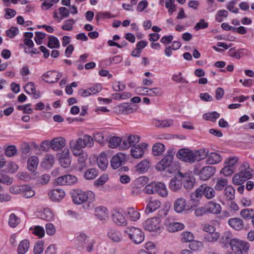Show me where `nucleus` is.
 I'll return each mask as SVG.
<instances>
[{
    "label": "nucleus",
    "instance_id": "nucleus-32",
    "mask_svg": "<svg viewBox=\"0 0 254 254\" xmlns=\"http://www.w3.org/2000/svg\"><path fill=\"white\" fill-rule=\"evenodd\" d=\"M95 215L101 221L106 220L108 218L107 209L105 207L100 206L96 208Z\"/></svg>",
    "mask_w": 254,
    "mask_h": 254
},
{
    "label": "nucleus",
    "instance_id": "nucleus-42",
    "mask_svg": "<svg viewBox=\"0 0 254 254\" xmlns=\"http://www.w3.org/2000/svg\"><path fill=\"white\" fill-rule=\"evenodd\" d=\"M181 236V240L183 243H190L194 238L193 234L189 231H184L182 232Z\"/></svg>",
    "mask_w": 254,
    "mask_h": 254
},
{
    "label": "nucleus",
    "instance_id": "nucleus-64",
    "mask_svg": "<svg viewBox=\"0 0 254 254\" xmlns=\"http://www.w3.org/2000/svg\"><path fill=\"white\" fill-rule=\"evenodd\" d=\"M88 238L87 235L84 233L80 232L76 237V241L79 244L84 245Z\"/></svg>",
    "mask_w": 254,
    "mask_h": 254
},
{
    "label": "nucleus",
    "instance_id": "nucleus-5",
    "mask_svg": "<svg viewBox=\"0 0 254 254\" xmlns=\"http://www.w3.org/2000/svg\"><path fill=\"white\" fill-rule=\"evenodd\" d=\"M202 195L207 199H211L215 196V191L213 188L203 184L197 188L195 192L191 194L190 198L193 200L195 198H201Z\"/></svg>",
    "mask_w": 254,
    "mask_h": 254
},
{
    "label": "nucleus",
    "instance_id": "nucleus-16",
    "mask_svg": "<svg viewBox=\"0 0 254 254\" xmlns=\"http://www.w3.org/2000/svg\"><path fill=\"white\" fill-rule=\"evenodd\" d=\"M48 195L52 201L58 202L64 197L65 192L62 189H56L50 190Z\"/></svg>",
    "mask_w": 254,
    "mask_h": 254
},
{
    "label": "nucleus",
    "instance_id": "nucleus-29",
    "mask_svg": "<svg viewBox=\"0 0 254 254\" xmlns=\"http://www.w3.org/2000/svg\"><path fill=\"white\" fill-rule=\"evenodd\" d=\"M235 190L234 188L229 185L226 186L224 191V196L226 200L231 201L234 199Z\"/></svg>",
    "mask_w": 254,
    "mask_h": 254
},
{
    "label": "nucleus",
    "instance_id": "nucleus-54",
    "mask_svg": "<svg viewBox=\"0 0 254 254\" xmlns=\"http://www.w3.org/2000/svg\"><path fill=\"white\" fill-rule=\"evenodd\" d=\"M75 23V21L73 19H69L64 21V23L62 28L64 30L71 31L73 29V25Z\"/></svg>",
    "mask_w": 254,
    "mask_h": 254
},
{
    "label": "nucleus",
    "instance_id": "nucleus-4",
    "mask_svg": "<svg viewBox=\"0 0 254 254\" xmlns=\"http://www.w3.org/2000/svg\"><path fill=\"white\" fill-rule=\"evenodd\" d=\"M195 175L198 176L200 180L207 181L211 178L216 172V168L212 166H205L201 168L200 164L196 165L193 170Z\"/></svg>",
    "mask_w": 254,
    "mask_h": 254
},
{
    "label": "nucleus",
    "instance_id": "nucleus-51",
    "mask_svg": "<svg viewBox=\"0 0 254 254\" xmlns=\"http://www.w3.org/2000/svg\"><path fill=\"white\" fill-rule=\"evenodd\" d=\"M238 2V0H232L229 1L227 4L226 7L230 11L234 13H238L239 9L235 6Z\"/></svg>",
    "mask_w": 254,
    "mask_h": 254
},
{
    "label": "nucleus",
    "instance_id": "nucleus-37",
    "mask_svg": "<svg viewBox=\"0 0 254 254\" xmlns=\"http://www.w3.org/2000/svg\"><path fill=\"white\" fill-rule=\"evenodd\" d=\"M241 217L245 220H250L254 217V209L245 208L242 209L240 213Z\"/></svg>",
    "mask_w": 254,
    "mask_h": 254
},
{
    "label": "nucleus",
    "instance_id": "nucleus-39",
    "mask_svg": "<svg viewBox=\"0 0 254 254\" xmlns=\"http://www.w3.org/2000/svg\"><path fill=\"white\" fill-rule=\"evenodd\" d=\"M220 237L218 232L210 233L205 234L203 238V241L209 243H213L217 241Z\"/></svg>",
    "mask_w": 254,
    "mask_h": 254
},
{
    "label": "nucleus",
    "instance_id": "nucleus-56",
    "mask_svg": "<svg viewBox=\"0 0 254 254\" xmlns=\"http://www.w3.org/2000/svg\"><path fill=\"white\" fill-rule=\"evenodd\" d=\"M44 250V243L41 241H38L34 247V254H41L43 253Z\"/></svg>",
    "mask_w": 254,
    "mask_h": 254
},
{
    "label": "nucleus",
    "instance_id": "nucleus-36",
    "mask_svg": "<svg viewBox=\"0 0 254 254\" xmlns=\"http://www.w3.org/2000/svg\"><path fill=\"white\" fill-rule=\"evenodd\" d=\"M228 180L227 179L220 178L216 179L214 188L217 191H221L228 186Z\"/></svg>",
    "mask_w": 254,
    "mask_h": 254
},
{
    "label": "nucleus",
    "instance_id": "nucleus-44",
    "mask_svg": "<svg viewBox=\"0 0 254 254\" xmlns=\"http://www.w3.org/2000/svg\"><path fill=\"white\" fill-rule=\"evenodd\" d=\"M220 116V114L216 112H209L204 114L203 115V118L207 121H210L212 122H215L217 119Z\"/></svg>",
    "mask_w": 254,
    "mask_h": 254
},
{
    "label": "nucleus",
    "instance_id": "nucleus-1",
    "mask_svg": "<svg viewBox=\"0 0 254 254\" xmlns=\"http://www.w3.org/2000/svg\"><path fill=\"white\" fill-rule=\"evenodd\" d=\"M143 191L148 194H157L162 197H166L168 194L166 186L161 182H151L144 188Z\"/></svg>",
    "mask_w": 254,
    "mask_h": 254
},
{
    "label": "nucleus",
    "instance_id": "nucleus-3",
    "mask_svg": "<svg viewBox=\"0 0 254 254\" xmlns=\"http://www.w3.org/2000/svg\"><path fill=\"white\" fill-rule=\"evenodd\" d=\"M72 198L75 204H80L86 201L90 204L95 199V194L91 191L77 190L73 192Z\"/></svg>",
    "mask_w": 254,
    "mask_h": 254
},
{
    "label": "nucleus",
    "instance_id": "nucleus-34",
    "mask_svg": "<svg viewBox=\"0 0 254 254\" xmlns=\"http://www.w3.org/2000/svg\"><path fill=\"white\" fill-rule=\"evenodd\" d=\"M165 145L160 142L155 143L152 147V152L155 156H160L165 151Z\"/></svg>",
    "mask_w": 254,
    "mask_h": 254
},
{
    "label": "nucleus",
    "instance_id": "nucleus-12",
    "mask_svg": "<svg viewBox=\"0 0 254 254\" xmlns=\"http://www.w3.org/2000/svg\"><path fill=\"white\" fill-rule=\"evenodd\" d=\"M112 217L113 222L118 226H126L127 225V221L120 210H114L112 212Z\"/></svg>",
    "mask_w": 254,
    "mask_h": 254
},
{
    "label": "nucleus",
    "instance_id": "nucleus-17",
    "mask_svg": "<svg viewBox=\"0 0 254 254\" xmlns=\"http://www.w3.org/2000/svg\"><path fill=\"white\" fill-rule=\"evenodd\" d=\"M222 159L221 155L218 152H212L208 153L206 163L208 165H214L219 163Z\"/></svg>",
    "mask_w": 254,
    "mask_h": 254
},
{
    "label": "nucleus",
    "instance_id": "nucleus-49",
    "mask_svg": "<svg viewBox=\"0 0 254 254\" xmlns=\"http://www.w3.org/2000/svg\"><path fill=\"white\" fill-rule=\"evenodd\" d=\"M175 0H166L165 7L168 9L170 15L173 14V12L176 10V6L175 5Z\"/></svg>",
    "mask_w": 254,
    "mask_h": 254
},
{
    "label": "nucleus",
    "instance_id": "nucleus-61",
    "mask_svg": "<svg viewBox=\"0 0 254 254\" xmlns=\"http://www.w3.org/2000/svg\"><path fill=\"white\" fill-rule=\"evenodd\" d=\"M246 180L241 177V175L240 173L234 175L232 179L233 183L236 185H241Z\"/></svg>",
    "mask_w": 254,
    "mask_h": 254
},
{
    "label": "nucleus",
    "instance_id": "nucleus-26",
    "mask_svg": "<svg viewBox=\"0 0 254 254\" xmlns=\"http://www.w3.org/2000/svg\"><path fill=\"white\" fill-rule=\"evenodd\" d=\"M39 163V159L37 156L30 157L27 161V169L31 172H34Z\"/></svg>",
    "mask_w": 254,
    "mask_h": 254
},
{
    "label": "nucleus",
    "instance_id": "nucleus-2",
    "mask_svg": "<svg viewBox=\"0 0 254 254\" xmlns=\"http://www.w3.org/2000/svg\"><path fill=\"white\" fill-rule=\"evenodd\" d=\"M175 153L174 149H169L165 156L156 164V169L159 171L166 170L169 173H174L176 170L173 168L172 164Z\"/></svg>",
    "mask_w": 254,
    "mask_h": 254
},
{
    "label": "nucleus",
    "instance_id": "nucleus-33",
    "mask_svg": "<svg viewBox=\"0 0 254 254\" xmlns=\"http://www.w3.org/2000/svg\"><path fill=\"white\" fill-rule=\"evenodd\" d=\"M245 51L246 49H240L236 50L234 48H231L228 51V55L232 58L239 59L245 55L244 51Z\"/></svg>",
    "mask_w": 254,
    "mask_h": 254
},
{
    "label": "nucleus",
    "instance_id": "nucleus-35",
    "mask_svg": "<svg viewBox=\"0 0 254 254\" xmlns=\"http://www.w3.org/2000/svg\"><path fill=\"white\" fill-rule=\"evenodd\" d=\"M182 186V183L177 178H173L171 179L169 183V188L174 191L179 190Z\"/></svg>",
    "mask_w": 254,
    "mask_h": 254
},
{
    "label": "nucleus",
    "instance_id": "nucleus-15",
    "mask_svg": "<svg viewBox=\"0 0 254 254\" xmlns=\"http://www.w3.org/2000/svg\"><path fill=\"white\" fill-rule=\"evenodd\" d=\"M228 223L231 228L236 231L243 230L245 226L243 220L238 217H234L229 219Z\"/></svg>",
    "mask_w": 254,
    "mask_h": 254
},
{
    "label": "nucleus",
    "instance_id": "nucleus-10",
    "mask_svg": "<svg viewBox=\"0 0 254 254\" xmlns=\"http://www.w3.org/2000/svg\"><path fill=\"white\" fill-rule=\"evenodd\" d=\"M62 75V73L56 71H48L43 74L42 79L47 83H54L57 82Z\"/></svg>",
    "mask_w": 254,
    "mask_h": 254
},
{
    "label": "nucleus",
    "instance_id": "nucleus-28",
    "mask_svg": "<svg viewBox=\"0 0 254 254\" xmlns=\"http://www.w3.org/2000/svg\"><path fill=\"white\" fill-rule=\"evenodd\" d=\"M126 214L127 218L132 221H137L139 219L140 216V213L134 207L127 208L126 211Z\"/></svg>",
    "mask_w": 254,
    "mask_h": 254
},
{
    "label": "nucleus",
    "instance_id": "nucleus-41",
    "mask_svg": "<svg viewBox=\"0 0 254 254\" xmlns=\"http://www.w3.org/2000/svg\"><path fill=\"white\" fill-rule=\"evenodd\" d=\"M20 222V219L14 213H11L8 218V224L11 228H15Z\"/></svg>",
    "mask_w": 254,
    "mask_h": 254
},
{
    "label": "nucleus",
    "instance_id": "nucleus-52",
    "mask_svg": "<svg viewBox=\"0 0 254 254\" xmlns=\"http://www.w3.org/2000/svg\"><path fill=\"white\" fill-rule=\"evenodd\" d=\"M149 166V162L147 160H143L136 165V168L138 171L144 172L147 170Z\"/></svg>",
    "mask_w": 254,
    "mask_h": 254
},
{
    "label": "nucleus",
    "instance_id": "nucleus-40",
    "mask_svg": "<svg viewBox=\"0 0 254 254\" xmlns=\"http://www.w3.org/2000/svg\"><path fill=\"white\" fill-rule=\"evenodd\" d=\"M21 194L26 198H30L35 195V191L28 185H22Z\"/></svg>",
    "mask_w": 254,
    "mask_h": 254
},
{
    "label": "nucleus",
    "instance_id": "nucleus-47",
    "mask_svg": "<svg viewBox=\"0 0 254 254\" xmlns=\"http://www.w3.org/2000/svg\"><path fill=\"white\" fill-rule=\"evenodd\" d=\"M13 182V179L3 172H0V183L10 185Z\"/></svg>",
    "mask_w": 254,
    "mask_h": 254
},
{
    "label": "nucleus",
    "instance_id": "nucleus-43",
    "mask_svg": "<svg viewBox=\"0 0 254 254\" xmlns=\"http://www.w3.org/2000/svg\"><path fill=\"white\" fill-rule=\"evenodd\" d=\"M122 142V138L120 137L113 136L109 141V146L111 148H115L118 147L120 149V144Z\"/></svg>",
    "mask_w": 254,
    "mask_h": 254
},
{
    "label": "nucleus",
    "instance_id": "nucleus-18",
    "mask_svg": "<svg viewBox=\"0 0 254 254\" xmlns=\"http://www.w3.org/2000/svg\"><path fill=\"white\" fill-rule=\"evenodd\" d=\"M108 237L114 242L119 243L122 241L121 233L116 229L111 228L107 232Z\"/></svg>",
    "mask_w": 254,
    "mask_h": 254
},
{
    "label": "nucleus",
    "instance_id": "nucleus-9",
    "mask_svg": "<svg viewBox=\"0 0 254 254\" xmlns=\"http://www.w3.org/2000/svg\"><path fill=\"white\" fill-rule=\"evenodd\" d=\"M143 226L144 229L148 231H157L160 228V220L157 217L148 219L144 222Z\"/></svg>",
    "mask_w": 254,
    "mask_h": 254
},
{
    "label": "nucleus",
    "instance_id": "nucleus-62",
    "mask_svg": "<svg viewBox=\"0 0 254 254\" xmlns=\"http://www.w3.org/2000/svg\"><path fill=\"white\" fill-rule=\"evenodd\" d=\"M208 26V23L205 22L204 19H201L196 24L194 28L195 30L198 31L200 29L206 28Z\"/></svg>",
    "mask_w": 254,
    "mask_h": 254
},
{
    "label": "nucleus",
    "instance_id": "nucleus-19",
    "mask_svg": "<svg viewBox=\"0 0 254 254\" xmlns=\"http://www.w3.org/2000/svg\"><path fill=\"white\" fill-rule=\"evenodd\" d=\"M119 112L123 114H129L136 110V106L131 104L123 103L117 106Z\"/></svg>",
    "mask_w": 254,
    "mask_h": 254
},
{
    "label": "nucleus",
    "instance_id": "nucleus-14",
    "mask_svg": "<svg viewBox=\"0 0 254 254\" xmlns=\"http://www.w3.org/2000/svg\"><path fill=\"white\" fill-rule=\"evenodd\" d=\"M253 170L250 168L249 164L247 162H244L240 167V173L241 177L243 178L246 181L251 179L252 177Z\"/></svg>",
    "mask_w": 254,
    "mask_h": 254
},
{
    "label": "nucleus",
    "instance_id": "nucleus-53",
    "mask_svg": "<svg viewBox=\"0 0 254 254\" xmlns=\"http://www.w3.org/2000/svg\"><path fill=\"white\" fill-rule=\"evenodd\" d=\"M32 231L33 234L38 236L39 238L43 237L45 235V230L44 228L40 226H36L33 229L30 228Z\"/></svg>",
    "mask_w": 254,
    "mask_h": 254
},
{
    "label": "nucleus",
    "instance_id": "nucleus-45",
    "mask_svg": "<svg viewBox=\"0 0 254 254\" xmlns=\"http://www.w3.org/2000/svg\"><path fill=\"white\" fill-rule=\"evenodd\" d=\"M189 248L194 251H199L203 248V243L198 241L192 240L189 244Z\"/></svg>",
    "mask_w": 254,
    "mask_h": 254
},
{
    "label": "nucleus",
    "instance_id": "nucleus-22",
    "mask_svg": "<svg viewBox=\"0 0 254 254\" xmlns=\"http://www.w3.org/2000/svg\"><path fill=\"white\" fill-rule=\"evenodd\" d=\"M52 149L58 151L63 148L65 145V140L62 137L54 138L51 140Z\"/></svg>",
    "mask_w": 254,
    "mask_h": 254
},
{
    "label": "nucleus",
    "instance_id": "nucleus-24",
    "mask_svg": "<svg viewBox=\"0 0 254 254\" xmlns=\"http://www.w3.org/2000/svg\"><path fill=\"white\" fill-rule=\"evenodd\" d=\"M153 125L157 127L165 128L173 126L174 121L172 119L159 120L155 119L153 121Z\"/></svg>",
    "mask_w": 254,
    "mask_h": 254
},
{
    "label": "nucleus",
    "instance_id": "nucleus-59",
    "mask_svg": "<svg viewBox=\"0 0 254 254\" xmlns=\"http://www.w3.org/2000/svg\"><path fill=\"white\" fill-rule=\"evenodd\" d=\"M17 149L15 146L10 145L6 147L5 150V154L8 157H11L16 154Z\"/></svg>",
    "mask_w": 254,
    "mask_h": 254
},
{
    "label": "nucleus",
    "instance_id": "nucleus-31",
    "mask_svg": "<svg viewBox=\"0 0 254 254\" xmlns=\"http://www.w3.org/2000/svg\"><path fill=\"white\" fill-rule=\"evenodd\" d=\"M40 216L42 219L47 221H52L54 219V214L51 209L46 208L40 213Z\"/></svg>",
    "mask_w": 254,
    "mask_h": 254
},
{
    "label": "nucleus",
    "instance_id": "nucleus-21",
    "mask_svg": "<svg viewBox=\"0 0 254 254\" xmlns=\"http://www.w3.org/2000/svg\"><path fill=\"white\" fill-rule=\"evenodd\" d=\"M186 200L182 197L177 199L174 204V210L177 213H181L186 210Z\"/></svg>",
    "mask_w": 254,
    "mask_h": 254
},
{
    "label": "nucleus",
    "instance_id": "nucleus-55",
    "mask_svg": "<svg viewBox=\"0 0 254 254\" xmlns=\"http://www.w3.org/2000/svg\"><path fill=\"white\" fill-rule=\"evenodd\" d=\"M127 137L130 147L136 146V144L139 142L140 138V136L135 134H131Z\"/></svg>",
    "mask_w": 254,
    "mask_h": 254
},
{
    "label": "nucleus",
    "instance_id": "nucleus-13",
    "mask_svg": "<svg viewBox=\"0 0 254 254\" xmlns=\"http://www.w3.org/2000/svg\"><path fill=\"white\" fill-rule=\"evenodd\" d=\"M126 156L124 154L119 153L114 155L111 160V166L114 169H116L125 163Z\"/></svg>",
    "mask_w": 254,
    "mask_h": 254
},
{
    "label": "nucleus",
    "instance_id": "nucleus-46",
    "mask_svg": "<svg viewBox=\"0 0 254 254\" xmlns=\"http://www.w3.org/2000/svg\"><path fill=\"white\" fill-rule=\"evenodd\" d=\"M98 175V171L95 169H88L84 174V177L86 180H93L95 179Z\"/></svg>",
    "mask_w": 254,
    "mask_h": 254
},
{
    "label": "nucleus",
    "instance_id": "nucleus-60",
    "mask_svg": "<svg viewBox=\"0 0 254 254\" xmlns=\"http://www.w3.org/2000/svg\"><path fill=\"white\" fill-rule=\"evenodd\" d=\"M182 75V74L181 72H179L177 74H174L172 77V80L177 83H188V81L183 77Z\"/></svg>",
    "mask_w": 254,
    "mask_h": 254
},
{
    "label": "nucleus",
    "instance_id": "nucleus-8",
    "mask_svg": "<svg viewBox=\"0 0 254 254\" xmlns=\"http://www.w3.org/2000/svg\"><path fill=\"white\" fill-rule=\"evenodd\" d=\"M177 157L185 162L191 164L194 162L193 152L189 149H180L177 153Z\"/></svg>",
    "mask_w": 254,
    "mask_h": 254
},
{
    "label": "nucleus",
    "instance_id": "nucleus-30",
    "mask_svg": "<svg viewBox=\"0 0 254 254\" xmlns=\"http://www.w3.org/2000/svg\"><path fill=\"white\" fill-rule=\"evenodd\" d=\"M29 247V241L28 240L25 239L21 241L18 246L17 253L18 254H25L28 252Z\"/></svg>",
    "mask_w": 254,
    "mask_h": 254
},
{
    "label": "nucleus",
    "instance_id": "nucleus-58",
    "mask_svg": "<svg viewBox=\"0 0 254 254\" xmlns=\"http://www.w3.org/2000/svg\"><path fill=\"white\" fill-rule=\"evenodd\" d=\"M163 94L161 88L159 87H155L152 88H149L148 95L150 96H159Z\"/></svg>",
    "mask_w": 254,
    "mask_h": 254
},
{
    "label": "nucleus",
    "instance_id": "nucleus-6",
    "mask_svg": "<svg viewBox=\"0 0 254 254\" xmlns=\"http://www.w3.org/2000/svg\"><path fill=\"white\" fill-rule=\"evenodd\" d=\"M232 250L236 254H248L250 245L247 242L233 239L230 242Z\"/></svg>",
    "mask_w": 254,
    "mask_h": 254
},
{
    "label": "nucleus",
    "instance_id": "nucleus-57",
    "mask_svg": "<svg viewBox=\"0 0 254 254\" xmlns=\"http://www.w3.org/2000/svg\"><path fill=\"white\" fill-rule=\"evenodd\" d=\"M108 180V175L107 174L103 175L94 182V185L96 187L101 186L103 185Z\"/></svg>",
    "mask_w": 254,
    "mask_h": 254
},
{
    "label": "nucleus",
    "instance_id": "nucleus-63",
    "mask_svg": "<svg viewBox=\"0 0 254 254\" xmlns=\"http://www.w3.org/2000/svg\"><path fill=\"white\" fill-rule=\"evenodd\" d=\"M19 32V30L15 27H11L9 29L6 30V36L10 38L14 37Z\"/></svg>",
    "mask_w": 254,
    "mask_h": 254
},
{
    "label": "nucleus",
    "instance_id": "nucleus-38",
    "mask_svg": "<svg viewBox=\"0 0 254 254\" xmlns=\"http://www.w3.org/2000/svg\"><path fill=\"white\" fill-rule=\"evenodd\" d=\"M184 224L179 222H172L168 226V230L170 232H175L184 229Z\"/></svg>",
    "mask_w": 254,
    "mask_h": 254
},
{
    "label": "nucleus",
    "instance_id": "nucleus-25",
    "mask_svg": "<svg viewBox=\"0 0 254 254\" xmlns=\"http://www.w3.org/2000/svg\"><path fill=\"white\" fill-rule=\"evenodd\" d=\"M97 163L102 170H105L108 166V161L106 154L102 152L97 158Z\"/></svg>",
    "mask_w": 254,
    "mask_h": 254
},
{
    "label": "nucleus",
    "instance_id": "nucleus-20",
    "mask_svg": "<svg viewBox=\"0 0 254 254\" xmlns=\"http://www.w3.org/2000/svg\"><path fill=\"white\" fill-rule=\"evenodd\" d=\"M161 205V201L158 199H149L145 211L147 213L153 212L160 208Z\"/></svg>",
    "mask_w": 254,
    "mask_h": 254
},
{
    "label": "nucleus",
    "instance_id": "nucleus-11",
    "mask_svg": "<svg viewBox=\"0 0 254 254\" xmlns=\"http://www.w3.org/2000/svg\"><path fill=\"white\" fill-rule=\"evenodd\" d=\"M148 144L145 142L140 143L132 147L130 149L132 156L134 158H141L144 154L145 150L147 148Z\"/></svg>",
    "mask_w": 254,
    "mask_h": 254
},
{
    "label": "nucleus",
    "instance_id": "nucleus-23",
    "mask_svg": "<svg viewBox=\"0 0 254 254\" xmlns=\"http://www.w3.org/2000/svg\"><path fill=\"white\" fill-rule=\"evenodd\" d=\"M205 206L207 213L218 214L221 211V205L212 201H209Z\"/></svg>",
    "mask_w": 254,
    "mask_h": 254
},
{
    "label": "nucleus",
    "instance_id": "nucleus-7",
    "mask_svg": "<svg viewBox=\"0 0 254 254\" xmlns=\"http://www.w3.org/2000/svg\"><path fill=\"white\" fill-rule=\"evenodd\" d=\"M128 235L129 238L136 244L142 242L144 239L143 232L140 229L134 227H128L124 231Z\"/></svg>",
    "mask_w": 254,
    "mask_h": 254
},
{
    "label": "nucleus",
    "instance_id": "nucleus-50",
    "mask_svg": "<svg viewBox=\"0 0 254 254\" xmlns=\"http://www.w3.org/2000/svg\"><path fill=\"white\" fill-rule=\"evenodd\" d=\"M195 179L193 177H189L184 181V187L187 190H190L194 187Z\"/></svg>",
    "mask_w": 254,
    "mask_h": 254
},
{
    "label": "nucleus",
    "instance_id": "nucleus-27",
    "mask_svg": "<svg viewBox=\"0 0 254 254\" xmlns=\"http://www.w3.org/2000/svg\"><path fill=\"white\" fill-rule=\"evenodd\" d=\"M208 150L205 148L200 149L198 150L193 152L194 162L199 161L207 158L208 155Z\"/></svg>",
    "mask_w": 254,
    "mask_h": 254
},
{
    "label": "nucleus",
    "instance_id": "nucleus-48",
    "mask_svg": "<svg viewBox=\"0 0 254 254\" xmlns=\"http://www.w3.org/2000/svg\"><path fill=\"white\" fill-rule=\"evenodd\" d=\"M48 47L51 49L58 48L60 47V43L58 38L54 36H50Z\"/></svg>",
    "mask_w": 254,
    "mask_h": 254
}]
</instances>
